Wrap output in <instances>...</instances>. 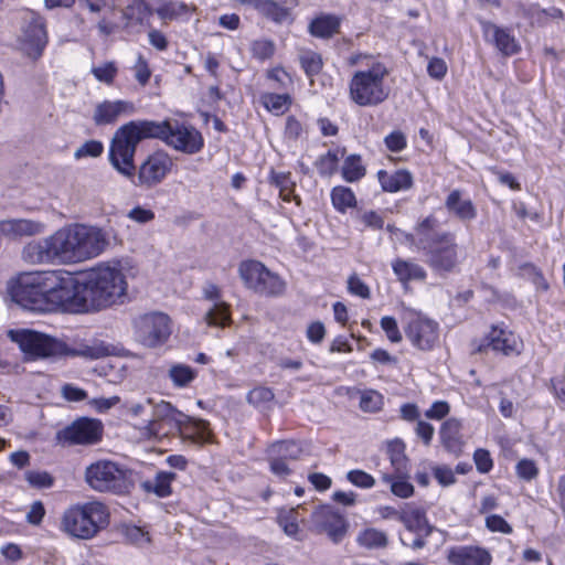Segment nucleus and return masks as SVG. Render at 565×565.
Masks as SVG:
<instances>
[{"mask_svg": "<svg viewBox=\"0 0 565 565\" xmlns=\"http://www.w3.org/2000/svg\"><path fill=\"white\" fill-rule=\"evenodd\" d=\"M198 376V372L182 363L172 364L168 371V377L177 388L188 387Z\"/></svg>", "mask_w": 565, "mask_h": 565, "instance_id": "obj_41", "label": "nucleus"}, {"mask_svg": "<svg viewBox=\"0 0 565 565\" xmlns=\"http://www.w3.org/2000/svg\"><path fill=\"white\" fill-rule=\"evenodd\" d=\"M110 354V348L105 342L95 340L92 343L79 344L77 348H68L62 355L82 356L89 360H97Z\"/></svg>", "mask_w": 565, "mask_h": 565, "instance_id": "obj_36", "label": "nucleus"}, {"mask_svg": "<svg viewBox=\"0 0 565 565\" xmlns=\"http://www.w3.org/2000/svg\"><path fill=\"white\" fill-rule=\"evenodd\" d=\"M338 154L335 151L329 150L326 154L320 156L316 161V167L320 175H332L338 168Z\"/></svg>", "mask_w": 565, "mask_h": 565, "instance_id": "obj_49", "label": "nucleus"}, {"mask_svg": "<svg viewBox=\"0 0 565 565\" xmlns=\"http://www.w3.org/2000/svg\"><path fill=\"white\" fill-rule=\"evenodd\" d=\"M175 478L177 475L174 472L158 471L153 479L142 481L140 488L146 493H152L158 498H167L172 493L171 483Z\"/></svg>", "mask_w": 565, "mask_h": 565, "instance_id": "obj_31", "label": "nucleus"}, {"mask_svg": "<svg viewBox=\"0 0 565 565\" xmlns=\"http://www.w3.org/2000/svg\"><path fill=\"white\" fill-rule=\"evenodd\" d=\"M300 505L297 508L281 509L278 513L277 521L284 532L296 540H301L299 522L302 518L299 514Z\"/></svg>", "mask_w": 565, "mask_h": 565, "instance_id": "obj_37", "label": "nucleus"}, {"mask_svg": "<svg viewBox=\"0 0 565 565\" xmlns=\"http://www.w3.org/2000/svg\"><path fill=\"white\" fill-rule=\"evenodd\" d=\"M269 183L279 190V195L285 202L292 199L296 183L291 179L290 172H276L271 170Z\"/></svg>", "mask_w": 565, "mask_h": 565, "instance_id": "obj_44", "label": "nucleus"}, {"mask_svg": "<svg viewBox=\"0 0 565 565\" xmlns=\"http://www.w3.org/2000/svg\"><path fill=\"white\" fill-rule=\"evenodd\" d=\"M377 180L382 190L390 193L408 190L413 186V175L405 169L396 170L393 173L380 170L377 172Z\"/></svg>", "mask_w": 565, "mask_h": 565, "instance_id": "obj_28", "label": "nucleus"}, {"mask_svg": "<svg viewBox=\"0 0 565 565\" xmlns=\"http://www.w3.org/2000/svg\"><path fill=\"white\" fill-rule=\"evenodd\" d=\"M365 173L366 169L362 163L361 156L350 154L344 159L341 168V174L347 182H358L365 175Z\"/></svg>", "mask_w": 565, "mask_h": 565, "instance_id": "obj_43", "label": "nucleus"}, {"mask_svg": "<svg viewBox=\"0 0 565 565\" xmlns=\"http://www.w3.org/2000/svg\"><path fill=\"white\" fill-rule=\"evenodd\" d=\"M24 22L25 23L22 28L23 41L30 46L36 56H40L47 43V35L43 19L30 11L26 12Z\"/></svg>", "mask_w": 565, "mask_h": 565, "instance_id": "obj_20", "label": "nucleus"}, {"mask_svg": "<svg viewBox=\"0 0 565 565\" xmlns=\"http://www.w3.org/2000/svg\"><path fill=\"white\" fill-rule=\"evenodd\" d=\"M135 337L148 348L164 343L171 334V320L168 315L159 311L143 313L134 320Z\"/></svg>", "mask_w": 565, "mask_h": 565, "instance_id": "obj_10", "label": "nucleus"}, {"mask_svg": "<svg viewBox=\"0 0 565 565\" xmlns=\"http://www.w3.org/2000/svg\"><path fill=\"white\" fill-rule=\"evenodd\" d=\"M185 420H181L180 429H175L183 440H189L193 444L211 443L212 433L209 423L204 419H194L185 415Z\"/></svg>", "mask_w": 565, "mask_h": 565, "instance_id": "obj_27", "label": "nucleus"}, {"mask_svg": "<svg viewBox=\"0 0 565 565\" xmlns=\"http://www.w3.org/2000/svg\"><path fill=\"white\" fill-rule=\"evenodd\" d=\"M109 524L107 507L99 501L70 505L60 520V531L76 540H92Z\"/></svg>", "mask_w": 565, "mask_h": 565, "instance_id": "obj_5", "label": "nucleus"}, {"mask_svg": "<svg viewBox=\"0 0 565 565\" xmlns=\"http://www.w3.org/2000/svg\"><path fill=\"white\" fill-rule=\"evenodd\" d=\"M104 151V145L99 140H87L74 152V158L81 160L83 158H97Z\"/></svg>", "mask_w": 565, "mask_h": 565, "instance_id": "obj_51", "label": "nucleus"}, {"mask_svg": "<svg viewBox=\"0 0 565 565\" xmlns=\"http://www.w3.org/2000/svg\"><path fill=\"white\" fill-rule=\"evenodd\" d=\"M163 142L185 154H195L204 147L202 134L192 125L169 120Z\"/></svg>", "mask_w": 565, "mask_h": 565, "instance_id": "obj_13", "label": "nucleus"}, {"mask_svg": "<svg viewBox=\"0 0 565 565\" xmlns=\"http://www.w3.org/2000/svg\"><path fill=\"white\" fill-rule=\"evenodd\" d=\"M367 68L353 73L349 82V97L360 107H373L384 103L390 96L385 79L390 72L380 61L367 63Z\"/></svg>", "mask_w": 565, "mask_h": 565, "instance_id": "obj_6", "label": "nucleus"}, {"mask_svg": "<svg viewBox=\"0 0 565 565\" xmlns=\"http://www.w3.org/2000/svg\"><path fill=\"white\" fill-rule=\"evenodd\" d=\"M461 428L462 424L457 418H448L440 427L441 443L451 452H457L461 448Z\"/></svg>", "mask_w": 565, "mask_h": 565, "instance_id": "obj_35", "label": "nucleus"}, {"mask_svg": "<svg viewBox=\"0 0 565 565\" xmlns=\"http://www.w3.org/2000/svg\"><path fill=\"white\" fill-rule=\"evenodd\" d=\"M106 246L107 241L99 228L76 224L30 242L23 247L22 257L30 264H71L96 257Z\"/></svg>", "mask_w": 565, "mask_h": 565, "instance_id": "obj_1", "label": "nucleus"}, {"mask_svg": "<svg viewBox=\"0 0 565 565\" xmlns=\"http://www.w3.org/2000/svg\"><path fill=\"white\" fill-rule=\"evenodd\" d=\"M353 218L361 223L364 227L371 230H382L384 227L383 216L373 210L362 211L358 210L353 214Z\"/></svg>", "mask_w": 565, "mask_h": 565, "instance_id": "obj_48", "label": "nucleus"}, {"mask_svg": "<svg viewBox=\"0 0 565 565\" xmlns=\"http://www.w3.org/2000/svg\"><path fill=\"white\" fill-rule=\"evenodd\" d=\"M250 52L254 58L265 61L275 53V43L267 39L255 40L250 44Z\"/></svg>", "mask_w": 565, "mask_h": 565, "instance_id": "obj_50", "label": "nucleus"}, {"mask_svg": "<svg viewBox=\"0 0 565 565\" xmlns=\"http://www.w3.org/2000/svg\"><path fill=\"white\" fill-rule=\"evenodd\" d=\"M450 412V406L446 401H436L425 412V416L428 419L440 420L446 417Z\"/></svg>", "mask_w": 565, "mask_h": 565, "instance_id": "obj_63", "label": "nucleus"}, {"mask_svg": "<svg viewBox=\"0 0 565 565\" xmlns=\"http://www.w3.org/2000/svg\"><path fill=\"white\" fill-rule=\"evenodd\" d=\"M301 67L308 76L317 75L322 68V58L319 54L309 52L300 57Z\"/></svg>", "mask_w": 565, "mask_h": 565, "instance_id": "obj_57", "label": "nucleus"}, {"mask_svg": "<svg viewBox=\"0 0 565 565\" xmlns=\"http://www.w3.org/2000/svg\"><path fill=\"white\" fill-rule=\"evenodd\" d=\"M25 480L36 489L51 488L54 483L53 477L46 471L29 470L25 472Z\"/></svg>", "mask_w": 565, "mask_h": 565, "instance_id": "obj_54", "label": "nucleus"}, {"mask_svg": "<svg viewBox=\"0 0 565 565\" xmlns=\"http://www.w3.org/2000/svg\"><path fill=\"white\" fill-rule=\"evenodd\" d=\"M398 521L404 526L414 533H424L425 536H429L433 532V526L428 523L426 513L420 508H414L402 511L398 515Z\"/></svg>", "mask_w": 565, "mask_h": 565, "instance_id": "obj_32", "label": "nucleus"}, {"mask_svg": "<svg viewBox=\"0 0 565 565\" xmlns=\"http://www.w3.org/2000/svg\"><path fill=\"white\" fill-rule=\"evenodd\" d=\"M8 335L24 353L32 356H62L67 351L64 342L33 330H10Z\"/></svg>", "mask_w": 565, "mask_h": 565, "instance_id": "obj_9", "label": "nucleus"}, {"mask_svg": "<svg viewBox=\"0 0 565 565\" xmlns=\"http://www.w3.org/2000/svg\"><path fill=\"white\" fill-rule=\"evenodd\" d=\"M136 111L134 103L128 100H104L94 110L93 120L97 126L111 125L122 115Z\"/></svg>", "mask_w": 565, "mask_h": 565, "instance_id": "obj_22", "label": "nucleus"}, {"mask_svg": "<svg viewBox=\"0 0 565 565\" xmlns=\"http://www.w3.org/2000/svg\"><path fill=\"white\" fill-rule=\"evenodd\" d=\"M150 14L151 10L145 0H129L122 9L125 28L142 25Z\"/></svg>", "mask_w": 565, "mask_h": 565, "instance_id": "obj_34", "label": "nucleus"}, {"mask_svg": "<svg viewBox=\"0 0 565 565\" xmlns=\"http://www.w3.org/2000/svg\"><path fill=\"white\" fill-rule=\"evenodd\" d=\"M205 299L214 301L213 306L205 312L204 320L210 327L224 328L232 322L230 305L221 300V290L213 284L207 282L203 288Z\"/></svg>", "mask_w": 565, "mask_h": 565, "instance_id": "obj_18", "label": "nucleus"}, {"mask_svg": "<svg viewBox=\"0 0 565 565\" xmlns=\"http://www.w3.org/2000/svg\"><path fill=\"white\" fill-rule=\"evenodd\" d=\"M381 328L385 332L388 340L393 343L402 341V333L398 329L396 319L391 316H385L381 319Z\"/></svg>", "mask_w": 565, "mask_h": 565, "instance_id": "obj_59", "label": "nucleus"}, {"mask_svg": "<svg viewBox=\"0 0 565 565\" xmlns=\"http://www.w3.org/2000/svg\"><path fill=\"white\" fill-rule=\"evenodd\" d=\"M244 285L262 296H278L284 292L285 282L258 260H244L238 266Z\"/></svg>", "mask_w": 565, "mask_h": 565, "instance_id": "obj_8", "label": "nucleus"}, {"mask_svg": "<svg viewBox=\"0 0 565 565\" xmlns=\"http://www.w3.org/2000/svg\"><path fill=\"white\" fill-rule=\"evenodd\" d=\"M487 348L509 355L516 351V341L512 332L493 326L484 338L483 343L478 347V351L482 352Z\"/></svg>", "mask_w": 565, "mask_h": 565, "instance_id": "obj_26", "label": "nucleus"}, {"mask_svg": "<svg viewBox=\"0 0 565 565\" xmlns=\"http://www.w3.org/2000/svg\"><path fill=\"white\" fill-rule=\"evenodd\" d=\"M447 561L451 565H490L492 556L480 546L458 545L448 548Z\"/></svg>", "mask_w": 565, "mask_h": 565, "instance_id": "obj_19", "label": "nucleus"}, {"mask_svg": "<svg viewBox=\"0 0 565 565\" xmlns=\"http://www.w3.org/2000/svg\"><path fill=\"white\" fill-rule=\"evenodd\" d=\"M347 479L353 486L361 489H371L375 484V479L370 473L360 469L350 470L347 473Z\"/></svg>", "mask_w": 565, "mask_h": 565, "instance_id": "obj_55", "label": "nucleus"}, {"mask_svg": "<svg viewBox=\"0 0 565 565\" xmlns=\"http://www.w3.org/2000/svg\"><path fill=\"white\" fill-rule=\"evenodd\" d=\"M516 476L525 481L535 479L539 475V468L532 459H521L515 466Z\"/></svg>", "mask_w": 565, "mask_h": 565, "instance_id": "obj_58", "label": "nucleus"}, {"mask_svg": "<svg viewBox=\"0 0 565 565\" xmlns=\"http://www.w3.org/2000/svg\"><path fill=\"white\" fill-rule=\"evenodd\" d=\"M260 100L264 107L275 115L284 114L291 104V98L288 94L265 93L262 95Z\"/></svg>", "mask_w": 565, "mask_h": 565, "instance_id": "obj_46", "label": "nucleus"}, {"mask_svg": "<svg viewBox=\"0 0 565 565\" xmlns=\"http://www.w3.org/2000/svg\"><path fill=\"white\" fill-rule=\"evenodd\" d=\"M403 329L413 347L422 351L431 350L439 339L438 323L419 312H409L404 318Z\"/></svg>", "mask_w": 565, "mask_h": 565, "instance_id": "obj_12", "label": "nucleus"}, {"mask_svg": "<svg viewBox=\"0 0 565 565\" xmlns=\"http://www.w3.org/2000/svg\"><path fill=\"white\" fill-rule=\"evenodd\" d=\"M138 142L125 129L119 127L115 132L109 146V162L121 175L134 179L136 174L135 154Z\"/></svg>", "mask_w": 565, "mask_h": 565, "instance_id": "obj_11", "label": "nucleus"}, {"mask_svg": "<svg viewBox=\"0 0 565 565\" xmlns=\"http://www.w3.org/2000/svg\"><path fill=\"white\" fill-rule=\"evenodd\" d=\"M341 19L334 14H320L311 20L308 26L309 33L319 39H331L338 34Z\"/></svg>", "mask_w": 565, "mask_h": 565, "instance_id": "obj_29", "label": "nucleus"}, {"mask_svg": "<svg viewBox=\"0 0 565 565\" xmlns=\"http://www.w3.org/2000/svg\"><path fill=\"white\" fill-rule=\"evenodd\" d=\"M189 11V6L182 1H168L156 10L158 17L162 20H175L188 14Z\"/></svg>", "mask_w": 565, "mask_h": 565, "instance_id": "obj_47", "label": "nucleus"}, {"mask_svg": "<svg viewBox=\"0 0 565 565\" xmlns=\"http://www.w3.org/2000/svg\"><path fill=\"white\" fill-rule=\"evenodd\" d=\"M95 78L105 84H111L117 75V66L114 62H106L92 68Z\"/></svg>", "mask_w": 565, "mask_h": 565, "instance_id": "obj_56", "label": "nucleus"}, {"mask_svg": "<svg viewBox=\"0 0 565 565\" xmlns=\"http://www.w3.org/2000/svg\"><path fill=\"white\" fill-rule=\"evenodd\" d=\"M185 414L177 409L171 403L160 401L152 407L151 419L146 425L149 436L161 437L174 435L175 429H180L182 422L185 420Z\"/></svg>", "mask_w": 565, "mask_h": 565, "instance_id": "obj_14", "label": "nucleus"}, {"mask_svg": "<svg viewBox=\"0 0 565 565\" xmlns=\"http://www.w3.org/2000/svg\"><path fill=\"white\" fill-rule=\"evenodd\" d=\"M481 29L487 41L493 43L503 55H514L520 51V45L510 30L490 21H481Z\"/></svg>", "mask_w": 565, "mask_h": 565, "instance_id": "obj_21", "label": "nucleus"}, {"mask_svg": "<svg viewBox=\"0 0 565 565\" xmlns=\"http://www.w3.org/2000/svg\"><path fill=\"white\" fill-rule=\"evenodd\" d=\"M301 452V447L294 440L276 441L268 448V457L278 458L285 461L297 460Z\"/></svg>", "mask_w": 565, "mask_h": 565, "instance_id": "obj_38", "label": "nucleus"}, {"mask_svg": "<svg viewBox=\"0 0 565 565\" xmlns=\"http://www.w3.org/2000/svg\"><path fill=\"white\" fill-rule=\"evenodd\" d=\"M407 475H401L394 472V475L391 473H383L382 480L383 482L390 484L391 491L394 495L407 499L414 494V486L405 480V477Z\"/></svg>", "mask_w": 565, "mask_h": 565, "instance_id": "obj_45", "label": "nucleus"}, {"mask_svg": "<svg viewBox=\"0 0 565 565\" xmlns=\"http://www.w3.org/2000/svg\"><path fill=\"white\" fill-rule=\"evenodd\" d=\"M66 270L23 273L11 286L14 302L31 311L67 310Z\"/></svg>", "mask_w": 565, "mask_h": 565, "instance_id": "obj_3", "label": "nucleus"}, {"mask_svg": "<svg viewBox=\"0 0 565 565\" xmlns=\"http://www.w3.org/2000/svg\"><path fill=\"white\" fill-rule=\"evenodd\" d=\"M384 143L386 148L392 152H399L407 146L406 137L399 130L392 131L390 135H387L384 138Z\"/></svg>", "mask_w": 565, "mask_h": 565, "instance_id": "obj_60", "label": "nucleus"}, {"mask_svg": "<svg viewBox=\"0 0 565 565\" xmlns=\"http://www.w3.org/2000/svg\"><path fill=\"white\" fill-rule=\"evenodd\" d=\"M173 166L171 157L164 151H157L148 156L138 169L137 181L132 183L137 186L153 188L161 183Z\"/></svg>", "mask_w": 565, "mask_h": 565, "instance_id": "obj_16", "label": "nucleus"}, {"mask_svg": "<svg viewBox=\"0 0 565 565\" xmlns=\"http://www.w3.org/2000/svg\"><path fill=\"white\" fill-rule=\"evenodd\" d=\"M435 479L444 487L451 486L456 482L452 469L448 466H436L433 469Z\"/></svg>", "mask_w": 565, "mask_h": 565, "instance_id": "obj_64", "label": "nucleus"}, {"mask_svg": "<svg viewBox=\"0 0 565 565\" xmlns=\"http://www.w3.org/2000/svg\"><path fill=\"white\" fill-rule=\"evenodd\" d=\"M387 455L394 472L398 476L408 473V460L405 455V445L402 440H394L387 445Z\"/></svg>", "mask_w": 565, "mask_h": 565, "instance_id": "obj_40", "label": "nucleus"}, {"mask_svg": "<svg viewBox=\"0 0 565 565\" xmlns=\"http://www.w3.org/2000/svg\"><path fill=\"white\" fill-rule=\"evenodd\" d=\"M243 3L254 8L262 15L276 23H282L290 17L289 9L274 0H243Z\"/></svg>", "mask_w": 565, "mask_h": 565, "instance_id": "obj_30", "label": "nucleus"}, {"mask_svg": "<svg viewBox=\"0 0 565 565\" xmlns=\"http://www.w3.org/2000/svg\"><path fill=\"white\" fill-rule=\"evenodd\" d=\"M331 202L339 213H345L356 206V196L350 188L337 185L331 190Z\"/></svg>", "mask_w": 565, "mask_h": 565, "instance_id": "obj_42", "label": "nucleus"}, {"mask_svg": "<svg viewBox=\"0 0 565 565\" xmlns=\"http://www.w3.org/2000/svg\"><path fill=\"white\" fill-rule=\"evenodd\" d=\"M486 526L491 532H500L503 534L512 533V526L501 515L498 514H491L487 516Z\"/></svg>", "mask_w": 565, "mask_h": 565, "instance_id": "obj_62", "label": "nucleus"}, {"mask_svg": "<svg viewBox=\"0 0 565 565\" xmlns=\"http://www.w3.org/2000/svg\"><path fill=\"white\" fill-rule=\"evenodd\" d=\"M85 481L97 492L128 493L132 487L131 471L111 460H97L85 469Z\"/></svg>", "mask_w": 565, "mask_h": 565, "instance_id": "obj_7", "label": "nucleus"}, {"mask_svg": "<svg viewBox=\"0 0 565 565\" xmlns=\"http://www.w3.org/2000/svg\"><path fill=\"white\" fill-rule=\"evenodd\" d=\"M356 542L367 550L385 548L388 544V537L382 530L367 527L359 533Z\"/></svg>", "mask_w": 565, "mask_h": 565, "instance_id": "obj_39", "label": "nucleus"}, {"mask_svg": "<svg viewBox=\"0 0 565 565\" xmlns=\"http://www.w3.org/2000/svg\"><path fill=\"white\" fill-rule=\"evenodd\" d=\"M44 225L26 218H11L0 221V235L11 239L21 238L24 236H33L41 234Z\"/></svg>", "mask_w": 565, "mask_h": 565, "instance_id": "obj_25", "label": "nucleus"}, {"mask_svg": "<svg viewBox=\"0 0 565 565\" xmlns=\"http://www.w3.org/2000/svg\"><path fill=\"white\" fill-rule=\"evenodd\" d=\"M437 218L428 215L415 225L414 233L402 231L401 234L409 246L423 254L433 271L444 275L455 271L459 265V247L455 234L437 232Z\"/></svg>", "mask_w": 565, "mask_h": 565, "instance_id": "obj_4", "label": "nucleus"}, {"mask_svg": "<svg viewBox=\"0 0 565 565\" xmlns=\"http://www.w3.org/2000/svg\"><path fill=\"white\" fill-rule=\"evenodd\" d=\"M383 405V396L376 391L370 390L365 391L361 395L360 407L364 412H377L381 409Z\"/></svg>", "mask_w": 565, "mask_h": 565, "instance_id": "obj_52", "label": "nucleus"}, {"mask_svg": "<svg viewBox=\"0 0 565 565\" xmlns=\"http://www.w3.org/2000/svg\"><path fill=\"white\" fill-rule=\"evenodd\" d=\"M473 460H475L477 470L480 473H488L493 467V461L490 456V452L486 449H482V448L477 449L473 454Z\"/></svg>", "mask_w": 565, "mask_h": 565, "instance_id": "obj_61", "label": "nucleus"}, {"mask_svg": "<svg viewBox=\"0 0 565 565\" xmlns=\"http://www.w3.org/2000/svg\"><path fill=\"white\" fill-rule=\"evenodd\" d=\"M312 523L318 532H324L334 543L343 540L348 531L347 520L331 507L317 508L311 514Z\"/></svg>", "mask_w": 565, "mask_h": 565, "instance_id": "obj_17", "label": "nucleus"}, {"mask_svg": "<svg viewBox=\"0 0 565 565\" xmlns=\"http://www.w3.org/2000/svg\"><path fill=\"white\" fill-rule=\"evenodd\" d=\"M70 301L67 311L75 313L99 312L125 303L127 281L120 268L98 265L79 277L66 271Z\"/></svg>", "mask_w": 565, "mask_h": 565, "instance_id": "obj_2", "label": "nucleus"}, {"mask_svg": "<svg viewBox=\"0 0 565 565\" xmlns=\"http://www.w3.org/2000/svg\"><path fill=\"white\" fill-rule=\"evenodd\" d=\"M102 436V422L88 417L77 418L57 433V439L67 445H95Z\"/></svg>", "mask_w": 565, "mask_h": 565, "instance_id": "obj_15", "label": "nucleus"}, {"mask_svg": "<svg viewBox=\"0 0 565 565\" xmlns=\"http://www.w3.org/2000/svg\"><path fill=\"white\" fill-rule=\"evenodd\" d=\"M392 269L397 279L406 284L412 280H425L427 273L423 266L411 260L397 258L392 263Z\"/></svg>", "mask_w": 565, "mask_h": 565, "instance_id": "obj_33", "label": "nucleus"}, {"mask_svg": "<svg viewBox=\"0 0 565 565\" xmlns=\"http://www.w3.org/2000/svg\"><path fill=\"white\" fill-rule=\"evenodd\" d=\"M445 207L448 213L463 223L473 221L477 217V207L473 202L462 196L458 189L452 190L445 200Z\"/></svg>", "mask_w": 565, "mask_h": 565, "instance_id": "obj_24", "label": "nucleus"}, {"mask_svg": "<svg viewBox=\"0 0 565 565\" xmlns=\"http://www.w3.org/2000/svg\"><path fill=\"white\" fill-rule=\"evenodd\" d=\"M275 394L269 387L258 386L247 393L246 401L254 406H262L274 399Z\"/></svg>", "mask_w": 565, "mask_h": 565, "instance_id": "obj_53", "label": "nucleus"}, {"mask_svg": "<svg viewBox=\"0 0 565 565\" xmlns=\"http://www.w3.org/2000/svg\"><path fill=\"white\" fill-rule=\"evenodd\" d=\"M169 120H131L125 125V129L139 143L143 139H160L163 141Z\"/></svg>", "mask_w": 565, "mask_h": 565, "instance_id": "obj_23", "label": "nucleus"}]
</instances>
